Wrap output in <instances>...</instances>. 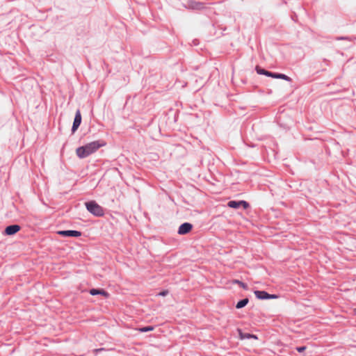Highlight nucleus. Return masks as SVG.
I'll list each match as a JSON object with an SVG mask.
<instances>
[{
  "label": "nucleus",
  "instance_id": "obj_16",
  "mask_svg": "<svg viewBox=\"0 0 356 356\" xmlns=\"http://www.w3.org/2000/svg\"><path fill=\"white\" fill-rule=\"evenodd\" d=\"M265 75L266 76H270V77H273L275 78V73H273V72H268L266 70V73H265Z\"/></svg>",
  "mask_w": 356,
  "mask_h": 356
},
{
  "label": "nucleus",
  "instance_id": "obj_17",
  "mask_svg": "<svg viewBox=\"0 0 356 356\" xmlns=\"http://www.w3.org/2000/svg\"><path fill=\"white\" fill-rule=\"evenodd\" d=\"M305 349H306V347H305V346L298 347V348H296V350H297L299 353H301V352L304 351Z\"/></svg>",
  "mask_w": 356,
  "mask_h": 356
},
{
  "label": "nucleus",
  "instance_id": "obj_8",
  "mask_svg": "<svg viewBox=\"0 0 356 356\" xmlns=\"http://www.w3.org/2000/svg\"><path fill=\"white\" fill-rule=\"evenodd\" d=\"M58 234L64 236L79 237L81 236V232L75 230L59 231Z\"/></svg>",
  "mask_w": 356,
  "mask_h": 356
},
{
  "label": "nucleus",
  "instance_id": "obj_19",
  "mask_svg": "<svg viewBox=\"0 0 356 356\" xmlns=\"http://www.w3.org/2000/svg\"><path fill=\"white\" fill-rule=\"evenodd\" d=\"M353 312H354V314L356 315V309H354Z\"/></svg>",
  "mask_w": 356,
  "mask_h": 356
},
{
  "label": "nucleus",
  "instance_id": "obj_18",
  "mask_svg": "<svg viewBox=\"0 0 356 356\" xmlns=\"http://www.w3.org/2000/svg\"><path fill=\"white\" fill-rule=\"evenodd\" d=\"M168 293V291H163L159 293V296H165Z\"/></svg>",
  "mask_w": 356,
  "mask_h": 356
},
{
  "label": "nucleus",
  "instance_id": "obj_15",
  "mask_svg": "<svg viewBox=\"0 0 356 356\" xmlns=\"http://www.w3.org/2000/svg\"><path fill=\"white\" fill-rule=\"evenodd\" d=\"M256 70H257V72L258 74H264L265 75V73L266 72V70H264V69H261L259 66H257L256 67Z\"/></svg>",
  "mask_w": 356,
  "mask_h": 356
},
{
  "label": "nucleus",
  "instance_id": "obj_11",
  "mask_svg": "<svg viewBox=\"0 0 356 356\" xmlns=\"http://www.w3.org/2000/svg\"><path fill=\"white\" fill-rule=\"evenodd\" d=\"M249 302V300L248 298L243 299L237 302L236 307L237 309H241L243 307H245Z\"/></svg>",
  "mask_w": 356,
  "mask_h": 356
},
{
  "label": "nucleus",
  "instance_id": "obj_2",
  "mask_svg": "<svg viewBox=\"0 0 356 356\" xmlns=\"http://www.w3.org/2000/svg\"><path fill=\"white\" fill-rule=\"evenodd\" d=\"M87 210L95 216H103L104 209L95 201H90L85 203Z\"/></svg>",
  "mask_w": 356,
  "mask_h": 356
},
{
  "label": "nucleus",
  "instance_id": "obj_6",
  "mask_svg": "<svg viewBox=\"0 0 356 356\" xmlns=\"http://www.w3.org/2000/svg\"><path fill=\"white\" fill-rule=\"evenodd\" d=\"M81 122V115L80 111L78 110L76 112L72 128V131L73 133L75 132L77 130V129L79 128Z\"/></svg>",
  "mask_w": 356,
  "mask_h": 356
},
{
  "label": "nucleus",
  "instance_id": "obj_7",
  "mask_svg": "<svg viewBox=\"0 0 356 356\" xmlns=\"http://www.w3.org/2000/svg\"><path fill=\"white\" fill-rule=\"evenodd\" d=\"M21 227L19 225H10V226H8L5 230H4V234L6 235H13L15 234H16L17 232H18L19 230H20Z\"/></svg>",
  "mask_w": 356,
  "mask_h": 356
},
{
  "label": "nucleus",
  "instance_id": "obj_12",
  "mask_svg": "<svg viewBox=\"0 0 356 356\" xmlns=\"http://www.w3.org/2000/svg\"><path fill=\"white\" fill-rule=\"evenodd\" d=\"M154 327L152 326H147L141 328H138V330L141 332H149L154 330Z\"/></svg>",
  "mask_w": 356,
  "mask_h": 356
},
{
  "label": "nucleus",
  "instance_id": "obj_13",
  "mask_svg": "<svg viewBox=\"0 0 356 356\" xmlns=\"http://www.w3.org/2000/svg\"><path fill=\"white\" fill-rule=\"evenodd\" d=\"M275 78L282 79L286 81H290V78L283 74H275Z\"/></svg>",
  "mask_w": 356,
  "mask_h": 356
},
{
  "label": "nucleus",
  "instance_id": "obj_14",
  "mask_svg": "<svg viewBox=\"0 0 356 356\" xmlns=\"http://www.w3.org/2000/svg\"><path fill=\"white\" fill-rule=\"evenodd\" d=\"M234 283L238 284L239 286L243 287L244 289H247V285L239 280H234Z\"/></svg>",
  "mask_w": 356,
  "mask_h": 356
},
{
  "label": "nucleus",
  "instance_id": "obj_1",
  "mask_svg": "<svg viewBox=\"0 0 356 356\" xmlns=\"http://www.w3.org/2000/svg\"><path fill=\"white\" fill-rule=\"evenodd\" d=\"M100 146L101 145L98 143V142H92L84 146L77 148L76 152L79 158H85L96 152L100 147Z\"/></svg>",
  "mask_w": 356,
  "mask_h": 356
},
{
  "label": "nucleus",
  "instance_id": "obj_4",
  "mask_svg": "<svg viewBox=\"0 0 356 356\" xmlns=\"http://www.w3.org/2000/svg\"><path fill=\"white\" fill-rule=\"evenodd\" d=\"M193 228V225L189 222H184L181 225L178 229V234L181 235L189 233Z\"/></svg>",
  "mask_w": 356,
  "mask_h": 356
},
{
  "label": "nucleus",
  "instance_id": "obj_3",
  "mask_svg": "<svg viewBox=\"0 0 356 356\" xmlns=\"http://www.w3.org/2000/svg\"><path fill=\"white\" fill-rule=\"evenodd\" d=\"M255 296L258 299L264 300V299H277L278 298V296L275 294H269L264 291H255L254 292Z\"/></svg>",
  "mask_w": 356,
  "mask_h": 356
},
{
  "label": "nucleus",
  "instance_id": "obj_10",
  "mask_svg": "<svg viewBox=\"0 0 356 356\" xmlns=\"http://www.w3.org/2000/svg\"><path fill=\"white\" fill-rule=\"evenodd\" d=\"M239 338L241 340L245 339H257V337L254 334H248V333H243L241 330H238Z\"/></svg>",
  "mask_w": 356,
  "mask_h": 356
},
{
  "label": "nucleus",
  "instance_id": "obj_9",
  "mask_svg": "<svg viewBox=\"0 0 356 356\" xmlns=\"http://www.w3.org/2000/svg\"><path fill=\"white\" fill-rule=\"evenodd\" d=\"M90 293L92 296L102 295L106 298L109 297V293L104 289H92L90 290Z\"/></svg>",
  "mask_w": 356,
  "mask_h": 356
},
{
  "label": "nucleus",
  "instance_id": "obj_5",
  "mask_svg": "<svg viewBox=\"0 0 356 356\" xmlns=\"http://www.w3.org/2000/svg\"><path fill=\"white\" fill-rule=\"evenodd\" d=\"M227 205L230 208H234V209H236V208L239 207L240 206H242L244 209H247L249 207V204L247 202L243 201V200L238 201V202L233 201V200L229 201L227 203Z\"/></svg>",
  "mask_w": 356,
  "mask_h": 356
}]
</instances>
